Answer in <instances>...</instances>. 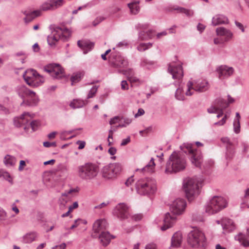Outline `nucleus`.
<instances>
[{
  "instance_id": "1",
  "label": "nucleus",
  "mask_w": 249,
  "mask_h": 249,
  "mask_svg": "<svg viewBox=\"0 0 249 249\" xmlns=\"http://www.w3.org/2000/svg\"><path fill=\"white\" fill-rule=\"evenodd\" d=\"M193 144L184 143L180 146V151H174L169 156L166 162L165 173L166 174H176L183 171L186 167L187 160L183 153L188 155L192 163L196 167H199L204 174L208 175L211 171L213 164L212 160L205 161L201 165L202 156L199 151L194 150Z\"/></svg>"
},
{
  "instance_id": "2",
  "label": "nucleus",
  "mask_w": 249,
  "mask_h": 249,
  "mask_svg": "<svg viewBox=\"0 0 249 249\" xmlns=\"http://www.w3.org/2000/svg\"><path fill=\"white\" fill-rule=\"evenodd\" d=\"M107 227V223L104 219L97 220L93 225V230L95 233L94 237H98L101 243L104 246H107L110 242L112 238H114L108 231H106Z\"/></svg>"
},
{
  "instance_id": "3",
  "label": "nucleus",
  "mask_w": 249,
  "mask_h": 249,
  "mask_svg": "<svg viewBox=\"0 0 249 249\" xmlns=\"http://www.w3.org/2000/svg\"><path fill=\"white\" fill-rule=\"evenodd\" d=\"M99 172V166L94 163L87 162L77 167V176L81 179L89 180L94 179Z\"/></svg>"
},
{
  "instance_id": "4",
  "label": "nucleus",
  "mask_w": 249,
  "mask_h": 249,
  "mask_svg": "<svg viewBox=\"0 0 249 249\" xmlns=\"http://www.w3.org/2000/svg\"><path fill=\"white\" fill-rule=\"evenodd\" d=\"M136 189L142 196H148L154 194L157 190L156 181L152 178L139 179L136 183Z\"/></svg>"
},
{
  "instance_id": "5",
  "label": "nucleus",
  "mask_w": 249,
  "mask_h": 249,
  "mask_svg": "<svg viewBox=\"0 0 249 249\" xmlns=\"http://www.w3.org/2000/svg\"><path fill=\"white\" fill-rule=\"evenodd\" d=\"M71 36L70 30L65 27H55L52 34L47 37V42L49 46H55L57 43L61 40L67 41Z\"/></svg>"
},
{
  "instance_id": "6",
  "label": "nucleus",
  "mask_w": 249,
  "mask_h": 249,
  "mask_svg": "<svg viewBox=\"0 0 249 249\" xmlns=\"http://www.w3.org/2000/svg\"><path fill=\"white\" fill-rule=\"evenodd\" d=\"M201 186V182L196 178H188L184 180L183 187L189 200H192L199 195Z\"/></svg>"
},
{
  "instance_id": "7",
  "label": "nucleus",
  "mask_w": 249,
  "mask_h": 249,
  "mask_svg": "<svg viewBox=\"0 0 249 249\" xmlns=\"http://www.w3.org/2000/svg\"><path fill=\"white\" fill-rule=\"evenodd\" d=\"M228 205L226 199L221 196H213L205 206V212L208 214L216 213L225 208Z\"/></svg>"
},
{
  "instance_id": "8",
  "label": "nucleus",
  "mask_w": 249,
  "mask_h": 249,
  "mask_svg": "<svg viewBox=\"0 0 249 249\" xmlns=\"http://www.w3.org/2000/svg\"><path fill=\"white\" fill-rule=\"evenodd\" d=\"M33 118V116L29 112H24L20 117H16L14 119V125L18 127L23 126L24 129L26 130L31 127L33 131L37 130L39 125V122L36 120L29 122Z\"/></svg>"
},
{
  "instance_id": "9",
  "label": "nucleus",
  "mask_w": 249,
  "mask_h": 249,
  "mask_svg": "<svg viewBox=\"0 0 249 249\" xmlns=\"http://www.w3.org/2000/svg\"><path fill=\"white\" fill-rule=\"evenodd\" d=\"M187 242L192 247H204L207 242L204 233L198 229H195L188 234Z\"/></svg>"
},
{
  "instance_id": "10",
  "label": "nucleus",
  "mask_w": 249,
  "mask_h": 249,
  "mask_svg": "<svg viewBox=\"0 0 249 249\" xmlns=\"http://www.w3.org/2000/svg\"><path fill=\"white\" fill-rule=\"evenodd\" d=\"M23 78L29 86L35 88L42 85L45 82V78L34 69L26 70L23 74Z\"/></svg>"
},
{
  "instance_id": "11",
  "label": "nucleus",
  "mask_w": 249,
  "mask_h": 249,
  "mask_svg": "<svg viewBox=\"0 0 249 249\" xmlns=\"http://www.w3.org/2000/svg\"><path fill=\"white\" fill-rule=\"evenodd\" d=\"M122 170V165L119 163H110L104 166L101 170L102 177L106 179L116 178Z\"/></svg>"
},
{
  "instance_id": "12",
  "label": "nucleus",
  "mask_w": 249,
  "mask_h": 249,
  "mask_svg": "<svg viewBox=\"0 0 249 249\" xmlns=\"http://www.w3.org/2000/svg\"><path fill=\"white\" fill-rule=\"evenodd\" d=\"M43 71L48 73L53 79H61L65 76L64 69L59 64L47 65L43 67Z\"/></svg>"
},
{
  "instance_id": "13",
  "label": "nucleus",
  "mask_w": 249,
  "mask_h": 249,
  "mask_svg": "<svg viewBox=\"0 0 249 249\" xmlns=\"http://www.w3.org/2000/svg\"><path fill=\"white\" fill-rule=\"evenodd\" d=\"M187 90L185 94L187 96H191L193 92L191 91V89L198 92H203L208 89V82L206 80H199L194 84L192 82L189 81L187 84Z\"/></svg>"
},
{
  "instance_id": "14",
  "label": "nucleus",
  "mask_w": 249,
  "mask_h": 249,
  "mask_svg": "<svg viewBox=\"0 0 249 249\" xmlns=\"http://www.w3.org/2000/svg\"><path fill=\"white\" fill-rule=\"evenodd\" d=\"M176 217L174 215H171L169 213H167L162 217L157 218L155 221L158 225L162 223V225L160 227V230L164 231L171 228L176 222Z\"/></svg>"
},
{
  "instance_id": "15",
  "label": "nucleus",
  "mask_w": 249,
  "mask_h": 249,
  "mask_svg": "<svg viewBox=\"0 0 249 249\" xmlns=\"http://www.w3.org/2000/svg\"><path fill=\"white\" fill-rule=\"evenodd\" d=\"M186 206L187 203L184 199L178 198L172 202L170 210L174 215H179L184 213Z\"/></svg>"
},
{
  "instance_id": "16",
  "label": "nucleus",
  "mask_w": 249,
  "mask_h": 249,
  "mask_svg": "<svg viewBox=\"0 0 249 249\" xmlns=\"http://www.w3.org/2000/svg\"><path fill=\"white\" fill-rule=\"evenodd\" d=\"M168 72L172 74L174 79L180 80L183 76L182 64L180 62L172 63L169 65Z\"/></svg>"
},
{
  "instance_id": "17",
  "label": "nucleus",
  "mask_w": 249,
  "mask_h": 249,
  "mask_svg": "<svg viewBox=\"0 0 249 249\" xmlns=\"http://www.w3.org/2000/svg\"><path fill=\"white\" fill-rule=\"evenodd\" d=\"M113 214L117 218L124 220L128 217V207L124 203L118 204L112 212Z\"/></svg>"
},
{
  "instance_id": "18",
  "label": "nucleus",
  "mask_w": 249,
  "mask_h": 249,
  "mask_svg": "<svg viewBox=\"0 0 249 249\" xmlns=\"http://www.w3.org/2000/svg\"><path fill=\"white\" fill-rule=\"evenodd\" d=\"M111 62L116 68H126L128 65L127 59L119 54H111Z\"/></svg>"
},
{
  "instance_id": "19",
  "label": "nucleus",
  "mask_w": 249,
  "mask_h": 249,
  "mask_svg": "<svg viewBox=\"0 0 249 249\" xmlns=\"http://www.w3.org/2000/svg\"><path fill=\"white\" fill-rule=\"evenodd\" d=\"M218 77L221 79L227 78L232 75L234 69L232 67L222 65L217 68Z\"/></svg>"
},
{
  "instance_id": "20",
  "label": "nucleus",
  "mask_w": 249,
  "mask_h": 249,
  "mask_svg": "<svg viewBox=\"0 0 249 249\" xmlns=\"http://www.w3.org/2000/svg\"><path fill=\"white\" fill-rule=\"evenodd\" d=\"M216 33L218 36H224L225 42L230 41L233 37V33L230 30L223 27L217 28Z\"/></svg>"
},
{
  "instance_id": "21",
  "label": "nucleus",
  "mask_w": 249,
  "mask_h": 249,
  "mask_svg": "<svg viewBox=\"0 0 249 249\" xmlns=\"http://www.w3.org/2000/svg\"><path fill=\"white\" fill-rule=\"evenodd\" d=\"M221 226L223 230L227 232H232L235 229V225L232 220L228 218L221 219Z\"/></svg>"
},
{
  "instance_id": "22",
  "label": "nucleus",
  "mask_w": 249,
  "mask_h": 249,
  "mask_svg": "<svg viewBox=\"0 0 249 249\" xmlns=\"http://www.w3.org/2000/svg\"><path fill=\"white\" fill-rule=\"evenodd\" d=\"M228 23V18L223 14H217L212 18V24L213 26H217L220 24H227Z\"/></svg>"
},
{
  "instance_id": "23",
  "label": "nucleus",
  "mask_w": 249,
  "mask_h": 249,
  "mask_svg": "<svg viewBox=\"0 0 249 249\" xmlns=\"http://www.w3.org/2000/svg\"><path fill=\"white\" fill-rule=\"evenodd\" d=\"M77 45L83 51V53L86 54L93 48L94 44L88 40H78Z\"/></svg>"
},
{
  "instance_id": "24",
  "label": "nucleus",
  "mask_w": 249,
  "mask_h": 249,
  "mask_svg": "<svg viewBox=\"0 0 249 249\" xmlns=\"http://www.w3.org/2000/svg\"><path fill=\"white\" fill-rule=\"evenodd\" d=\"M16 91L18 95L24 100L31 94H34L33 91L28 89L24 85H19L17 87Z\"/></svg>"
},
{
  "instance_id": "25",
  "label": "nucleus",
  "mask_w": 249,
  "mask_h": 249,
  "mask_svg": "<svg viewBox=\"0 0 249 249\" xmlns=\"http://www.w3.org/2000/svg\"><path fill=\"white\" fill-rule=\"evenodd\" d=\"M33 93H31L29 96L26 98L24 100H23V103H25L27 105L29 106H36L37 105L39 99L36 94V93L33 91Z\"/></svg>"
},
{
  "instance_id": "26",
  "label": "nucleus",
  "mask_w": 249,
  "mask_h": 249,
  "mask_svg": "<svg viewBox=\"0 0 249 249\" xmlns=\"http://www.w3.org/2000/svg\"><path fill=\"white\" fill-rule=\"evenodd\" d=\"M38 236V234L35 231L27 233L22 237V241L25 244L31 243L35 241Z\"/></svg>"
},
{
  "instance_id": "27",
  "label": "nucleus",
  "mask_w": 249,
  "mask_h": 249,
  "mask_svg": "<svg viewBox=\"0 0 249 249\" xmlns=\"http://www.w3.org/2000/svg\"><path fill=\"white\" fill-rule=\"evenodd\" d=\"M182 242V235L180 232H176L172 236L171 239V247H178Z\"/></svg>"
},
{
  "instance_id": "28",
  "label": "nucleus",
  "mask_w": 249,
  "mask_h": 249,
  "mask_svg": "<svg viewBox=\"0 0 249 249\" xmlns=\"http://www.w3.org/2000/svg\"><path fill=\"white\" fill-rule=\"evenodd\" d=\"M24 14L26 15V17L24 18V21L26 23H29L40 15V11L35 10L31 12H25Z\"/></svg>"
},
{
  "instance_id": "29",
  "label": "nucleus",
  "mask_w": 249,
  "mask_h": 249,
  "mask_svg": "<svg viewBox=\"0 0 249 249\" xmlns=\"http://www.w3.org/2000/svg\"><path fill=\"white\" fill-rule=\"evenodd\" d=\"M214 105L216 107L218 110H224L228 107V103L227 102L221 98H217L213 102Z\"/></svg>"
},
{
  "instance_id": "30",
  "label": "nucleus",
  "mask_w": 249,
  "mask_h": 249,
  "mask_svg": "<svg viewBox=\"0 0 249 249\" xmlns=\"http://www.w3.org/2000/svg\"><path fill=\"white\" fill-rule=\"evenodd\" d=\"M154 36V34L152 30H143L139 33V38L141 40H146L152 38Z\"/></svg>"
},
{
  "instance_id": "31",
  "label": "nucleus",
  "mask_w": 249,
  "mask_h": 249,
  "mask_svg": "<svg viewBox=\"0 0 249 249\" xmlns=\"http://www.w3.org/2000/svg\"><path fill=\"white\" fill-rule=\"evenodd\" d=\"M156 63L149 60L146 58H142L141 62V66L148 70H152L156 68Z\"/></svg>"
},
{
  "instance_id": "32",
  "label": "nucleus",
  "mask_w": 249,
  "mask_h": 249,
  "mask_svg": "<svg viewBox=\"0 0 249 249\" xmlns=\"http://www.w3.org/2000/svg\"><path fill=\"white\" fill-rule=\"evenodd\" d=\"M249 188L245 191V193L243 197L241 198V202L240 204V208L243 210L245 208H249Z\"/></svg>"
},
{
  "instance_id": "33",
  "label": "nucleus",
  "mask_w": 249,
  "mask_h": 249,
  "mask_svg": "<svg viewBox=\"0 0 249 249\" xmlns=\"http://www.w3.org/2000/svg\"><path fill=\"white\" fill-rule=\"evenodd\" d=\"M87 103L86 100H81L79 99H73L70 104V106L73 108H79L84 107Z\"/></svg>"
},
{
  "instance_id": "34",
  "label": "nucleus",
  "mask_w": 249,
  "mask_h": 249,
  "mask_svg": "<svg viewBox=\"0 0 249 249\" xmlns=\"http://www.w3.org/2000/svg\"><path fill=\"white\" fill-rule=\"evenodd\" d=\"M122 72L127 77V79L130 82H137L138 79L137 78L134 76V71L132 69L129 68L126 70H124L122 71Z\"/></svg>"
},
{
  "instance_id": "35",
  "label": "nucleus",
  "mask_w": 249,
  "mask_h": 249,
  "mask_svg": "<svg viewBox=\"0 0 249 249\" xmlns=\"http://www.w3.org/2000/svg\"><path fill=\"white\" fill-rule=\"evenodd\" d=\"M3 162L7 167L13 166L16 164L17 159L14 156L6 155L4 158Z\"/></svg>"
},
{
  "instance_id": "36",
  "label": "nucleus",
  "mask_w": 249,
  "mask_h": 249,
  "mask_svg": "<svg viewBox=\"0 0 249 249\" xmlns=\"http://www.w3.org/2000/svg\"><path fill=\"white\" fill-rule=\"evenodd\" d=\"M139 1H136L131 3H128V7L130 9V13L133 15L137 14L140 11V7L139 6Z\"/></svg>"
},
{
  "instance_id": "37",
  "label": "nucleus",
  "mask_w": 249,
  "mask_h": 249,
  "mask_svg": "<svg viewBox=\"0 0 249 249\" xmlns=\"http://www.w3.org/2000/svg\"><path fill=\"white\" fill-rule=\"evenodd\" d=\"M84 72L83 71H79L74 73L71 77V85L80 81L83 77Z\"/></svg>"
},
{
  "instance_id": "38",
  "label": "nucleus",
  "mask_w": 249,
  "mask_h": 249,
  "mask_svg": "<svg viewBox=\"0 0 249 249\" xmlns=\"http://www.w3.org/2000/svg\"><path fill=\"white\" fill-rule=\"evenodd\" d=\"M155 163L154 162V158H152L148 163L141 170L143 172L152 173L153 172V169L155 167Z\"/></svg>"
},
{
  "instance_id": "39",
  "label": "nucleus",
  "mask_w": 249,
  "mask_h": 249,
  "mask_svg": "<svg viewBox=\"0 0 249 249\" xmlns=\"http://www.w3.org/2000/svg\"><path fill=\"white\" fill-rule=\"evenodd\" d=\"M173 10L177 11L178 13H184L189 17H191L194 15V12L192 10H188L181 7L177 6H174Z\"/></svg>"
},
{
  "instance_id": "40",
  "label": "nucleus",
  "mask_w": 249,
  "mask_h": 249,
  "mask_svg": "<svg viewBox=\"0 0 249 249\" xmlns=\"http://www.w3.org/2000/svg\"><path fill=\"white\" fill-rule=\"evenodd\" d=\"M235 239L238 240L244 247H249V241L246 239V235L242 233L235 236Z\"/></svg>"
},
{
  "instance_id": "41",
  "label": "nucleus",
  "mask_w": 249,
  "mask_h": 249,
  "mask_svg": "<svg viewBox=\"0 0 249 249\" xmlns=\"http://www.w3.org/2000/svg\"><path fill=\"white\" fill-rule=\"evenodd\" d=\"M227 151L226 153V159L227 160H231L234 155V148L232 144L226 146Z\"/></svg>"
},
{
  "instance_id": "42",
  "label": "nucleus",
  "mask_w": 249,
  "mask_h": 249,
  "mask_svg": "<svg viewBox=\"0 0 249 249\" xmlns=\"http://www.w3.org/2000/svg\"><path fill=\"white\" fill-rule=\"evenodd\" d=\"M176 98L180 101H183L185 99V96L183 94V90L179 85V87L177 89L175 92Z\"/></svg>"
},
{
  "instance_id": "43",
  "label": "nucleus",
  "mask_w": 249,
  "mask_h": 249,
  "mask_svg": "<svg viewBox=\"0 0 249 249\" xmlns=\"http://www.w3.org/2000/svg\"><path fill=\"white\" fill-rule=\"evenodd\" d=\"M49 1L52 3L53 10L62 6L65 3L64 0H49Z\"/></svg>"
},
{
  "instance_id": "44",
  "label": "nucleus",
  "mask_w": 249,
  "mask_h": 249,
  "mask_svg": "<svg viewBox=\"0 0 249 249\" xmlns=\"http://www.w3.org/2000/svg\"><path fill=\"white\" fill-rule=\"evenodd\" d=\"M40 9L43 11L53 10L52 3L49 1V0H47L43 2L40 6Z\"/></svg>"
},
{
  "instance_id": "45",
  "label": "nucleus",
  "mask_w": 249,
  "mask_h": 249,
  "mask_svg": "<svg viewBox=\"0 0 249 249\" xmlns=\"http://www.w3.org/2000/svg\"><path fill=\"white\" fill-rule=\"evenodd\" d=\"M98 88V86H93L89 92L87 96V99H90L93 97L97 92Z\"/></svg>"
},
{
  "instance_id": "46",
  "label": "nucleus",
  "mask_w": 249,
  "mask_h": 249,
  "mask_svg": "<svg viewBox=\"0 0 249 249\" xmlns=\"http://www.w3.org/2000/svg\"><path fill=\"white\" fill-rule=\"evenodd\" d=\"M59 201L60 209L64 210L66 207V205L68 202V199L64 197H60Z\"/></svg>"
},
{
  "instance_id": "47",
  "label": "nucleus",
  "mask_w": 249,
  "mask_h": 249,
  "mask_svg": "<svg viewBox=\"0 0 249 249\" xmlns=\"http://www.w3.org/2000/svg\"><path fill=\"white\" fill-rule=\"evenodd\" d=\"M234 132L238 134L240 131V121H233V123Z\"/></svg>"
},
{
  "instance_id": "48",
  "label": "nucleus",
  "mask_w": 249,
  "mask_h": 249,
  "mask_svg": "<svg viewBox=\"0 0 249 249\" xmlns=\"http://www.w3.org/2000/svg\"><path fill=\"white\" fill-rule=\"evenodd\" d=\"M229 114L228 113L225 114L224 117L220 121L214 123V125H224L225 124L226 120L229 118Z\"/></svg>"
},
{
  "instance_id": "49",
  "label": "nucleus",
  "mask_w": 249,
  "mask_h": 249,
  "mask_svg": "<svg viewBox=\"0 0 249 249\" xmlns=\"http://www.w3.org/2000/svg\"><path fill=\"white\" fill-rule=\"evenodd\" d=\"M128 43L126 40L119 42L116 45V48H125L128 47Z\"/></svg>"
},
{
  "instance_id": "50",
  "label": "nucleus",
  "mask_w": 249,
  "mask_h": 249,
  "mask_svg": "<svg viewBox=\"0 0 249 249\" xmlns=\"http://www.w3.org/2000/svg\"><path fill=\"white\" fill-rule=\"evenodd\" d=\"M207 111L209 113H216L219 111L215 106L214 105V103H213L211 107L207 109Z\"/></svg>"
},
{
  "instance_id": "51",
  "label": "nucleus",
  "mask_w": 249,
  "mask_h": 249,
  "mask_svg": "<svg viewBox=\"0 0 249 249\" xmlns=\"http://www.w3.org/2000/svg\"><path fill=\"white\" fill-rule=\"evenodd\" d=\"M6 180L8 181L9 182L11 183V184L13 183V180L11 178V175L10 174L6 171H4V173L2 177Z\"/></svg>"
},
{
  "instance_id": "52",
  "label": "nucleus",
  "mask_w": 249,
  "mask_h": 249,
  "mask_svg": "<svg viewBox=\"0 0 249 249\" xmlns=\"http://www.w3.org/2000/svg\"><path fill=\"white\" fill-rule=\"evenodd\" d=\"M81 221V219H77L75 220L74 222V223L71 226L70 228H68L65 227V229L66 230H70L73 229L74 228L78 227V226L79 225L80 222Z\"/></svg>"
},
{
  "instance_id": "53",
  "label": "nucleus",
  "mask_w": 249,
  "mask_h": 249,
  "mask_svg": "<svg viewBox=\"0 0 249 249\" xmlns=\"http://www.w3.org/2000/svg\"><path fill=\"white\" fill-rule=\"evenodd\" d=\"M43 146L45 147H55L56 143L55 142H44Z\"/></svg>"
},
{
  "instance_id": "54",
  "label": "nucleus",
  "mask_w": 249,
  "mask_h": 249,
  "mask_svg": "<svg viewBox=\"0 0 249 249\" xmlns=\"http://www.w3.org/2000/svg\"><path fill=\"white\" fill-rule=\"evenodd\" d=\"M7 213L6 212L1 209H0V220H5L6 219Z\"/></svg>"
},
{
  "instance_id": "55",
  "label": "nucleus",
  "mask_w": 249,
  "mask_h": 249,
  "mask_svg": "<svg viewBox=\"0 0 249 249\" xmlns=\"http://www.w3.org/2000/svg\"><path fill=\"white\" fill-rule=\"evenodd\" d=\"M104 18L102 17H97L93 22L92 24L94 26H96L101 22H102Z\"/></svg>"
},
{
  "instance_id": "56",
  "label": "nucleus",
  "mask_w": 249,
  "mask_h": 249,
  "mask_svg": "<svg viewBox=\"0 0 249 249\" xmlns=\"http://www.w3.org/2000/svg\"><path fill=\"white\" fill-rule=\"evenodd\" d=\"M234 23L236 27L239 28L242 33L245 32V28L244 25L241 23L236 20L235 21Z\"/></svg>"
},
{
  "instance_id": "57",
  "label": "nucleus",
  "mask_w": 249,
  "mask_h": 249,
  "mask_svg": "<svg viewBox=\"0 0 249 249\" xmlns=\"http://www.w3.org/2000/svg\"><path fill=\"white\" fill-rule=\"evenodd\" d=\"M142 214H136L132 216V219L135 221H139L142 219Z\"/></svg>"
},
{
  "instance_id": "58",
  "label": "nucleus",
  "mask_w": 249,
  "mask_h": 249,
  "mask_svg": "<svg viewBox=\"0 0 249 249\" xmlns=\"http://www.w3.org/2000/svg\"><path fill=\"white\" fill-rule=\"evenodd\" d=\"M0 113L5 114H8L9 113V110L3 105L0 104Z\"/></svg>"
},
{
  "instance_id": "59",
  "label": "nucleus",
  "mask_w": 249,
  "mask_h": 249,
  "mask_svg": "<svg viewBox=\"0 0 249 249\" xmlns=\"http://www.w3.org/2000/svg\"><path fill=\"white\" fill-rule=\"evenodd\" d=\"M130 137L128 136L126 139H124L122 141L121 146H125L130 142Z\"/></svg>"
},
{
  "instance_id": "60",
  "label": "nucleus",
  "mask_w": 249,
  "mask_h": 249,
  "mask_svg": "<svg viewBox=\"0 0 249 249\" xmlns=\"http://www.w3.org/2000/svg\"><path fill=\"white\" fill-rule=\"evenodd\" d=\"M145 43H141L137 47V50L140 52H143L147 50Z\"/></svg>"
},
{
  "instance_id": "61",
  "label": "nucleus",
  "mask_w": 249,
  "mask_h": 249,
  "mask_svg": "<svg viewBox=\"0 0 249 249\" xmlns=\"http://www.w3.org/2000/svg\"><path fill=\"white\" fill-rule=\"evenodd\" d=\"M134 180L133 178V176H131L125 182V184L126 186L128 187L131 185V184L134 182Z\"/></svg>"
},
{
  "instance_id": "62",
  "label": "nucleus",
  "mask_w": 249,
  "mask_h": 249,
  "mask_svg": "<svg viewBox=\"0 0 249 249\" xmlns=\"http://www.w3.org/2000/svg\"><path fill=\"white\" fill-rule=\"evenodd\" d=\"M145 249H157V246L155 244L151 243L146 245Z\"/></svg>"
},
{
  "instance_id": "63",
  "label": "nucleus",
  "mask_w": 249,
  "mask_h": 249,
  "mask_svg": "<svg viewBox=\"0 0 249 249\" xmlns=\"http://www.w3.org/2000/svg\"><path fill=\"white\" fill-rule=\"evenodd\" d=\"M108 152L110 155L114 156L117 152V149L114 147H111L108 149Z\"/></svg>"
},
{
  "instance_id": "64",
  "label": "nucleus",
  "mask_w": 249,
  "mask_h": 249,
  "mask_svg": "<svg viewBox=\"0 0 249 249\" xmlns=\"http://www.w3.org/2000/svg\"><path fill=\"white\" fill-rule=\"evenodd\" d=\"M66 247V245L65 243H62L59 245H56L55 247H53L52 248V249H65Z\"/></svg>"
}]
</instances>
